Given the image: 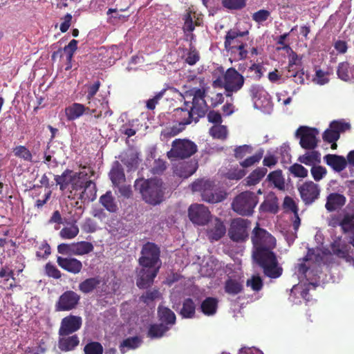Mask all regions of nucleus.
I'll use <instances>...</instances> for the list:
<instances>
[{"label":"nucleus","mask_w":354,"mask_h":354,"mask_svg":"<svg viewBox=\"0 0 354 354\" xmlns=\"http://www.w3.org/2000/svg\"><path fill=\"white\" fill-rule=\"evenodd\" d=\"M192 80L194 84H198V86H193L185 91L183 95L185 110L183 109L176 110V114L183 117V119L171 127L165 129L161 133L162 140L176 136L185 129L186 125L191 123L192 119L196 122L207 112V104L205 99L206 83L204 79L200 77H195Z\"/></svg>","instance_id":"obj_1"},{"label":"nucleus","mask_w":354,"mask_h":354,"mask_svg":"<svg viewBox=\"0 0 354 354\" xmlns=\"http://www.w3.org/2000/svg\"><path fill=\"white\" fill-rule=\"evenodd\" d=\"M252 241L254 246L253 259L263 268L264 273L270 278H277L282 272L276 255L272 250L276 246V239L266 230L257 226L252 231Z\"/></svg>","instance_id":"obj_2"},{"label":"nucleus","mask_w":354,"mask_h":354,"mask_svg":"<svg viewBox=\"0 0 354 354\" xmlns=\"http://www.w3.org/2000/svg\"><path fill=\"white\" fill-rule=\"evenodd\" d=\"M55 180L70 199L85 202L93 201L96 198L95 185L92 180H88L85 170L78 173L66 170L62 175L55 176Z\"/></svg>","instance_id":"obj_3"},{"label":"nucleus","mask_w":354,"mask_h":354,"mask_svg":"<svg viewBox=\"0 0 354 354\" xmlns=\"http://www.w3.org/2000/svg\"><path fill=\"white\" fill-rule=\"evenodd\" d=\"M324 252L320 248L309 249L306 256L297 264V274L300 280L305 279L308 283L304 287L299 283L293 286L292 294L300 293L301 297L307 302L310 301L308 291L317 286L316 277L320 272V266L324 261Z\"/></svg>","instance_id":"obj_4"},{"label":"nucleus","mask_w":354,"mask_h":354,"mask_svg":"<svg viewBox=\"0 0 354 354\" xmlns=\"http://www.w3.org/2000/svg\"><path fill=\"white\" fill-rule=\"evenodd\" d=\"M141 254L136 283L140 288H147L153 283L160 267V250L154 243H147L143 246Z\"/></svg>","instance_id":"obj_5"},{"label":"nucleus","mask_w":354,"mask_h":354,"mask_svg":"<svg viewBox=\"0 0 354 354\" xmlns=\"http://www.w3.org/2000/svg\"><path fill=\"white\" fill-rule=\"evenodd\" d=\"M135 187L140 190L143 199L149 204L160 203L163 197L162 183L157 178L148 180H137Z\"/></svg>","instance_id":"obj_6"},{"label":"nucleus","mask_w":354,"mask_h":354,"mask_svg":"<svg viewBox=\"0 0 354 354\" xmlns=\"http://www.w3.org/2000/svg\"><path fill=\"white\" fill-rule=\"evenodd\" d=\"M192 189L193 192H201L203 200L208 203H216L225 198V192L208 180L194 182L192 185Z\"/></svg>","instance_id":"obj_7"},{"label":"nucleus","mask_w":354,"mask_h":354,"mask_svg":"<svg viewBox=\"0 0 354 354\" xmlns=\"http://www.w3.org/2000/svg\"><path fill=\"white\" fill-rule=\"evenodd\" d=\"M244 84V77L233 68H228L223 78H217L214 81L215 86H223L226 95L230 96L233 93L239 91Z\"/></svg>","instance_id":"obj_8"},{"label":"nucleus","mask_w":354,"mask_h":354,"mask_svg":"<svg viewBox=\"0 0 354 354\" xmlns=\"http://www.w3.org/2000/svg\"><path fill=\"white\" fill-rule=\"evenodd\" d=\"M248 32H239L235 30H229L225 35V48L227 51L237 55L238 59H243L247 57L248 51L245 49V43L243 37Z\"/></svg>","instance_id":"obj_9"},{"label":"nucleus","mask_w":354,"mask_h":354,"mask_svg":"<svg viewBox=\"0 0 354 354\" xmlns=\"http://www.w3.org/2000/svg\"><path fill=\"white\" fill-rule=\"evenodd\" d=\"M167 283L170 286L176 283L171 293V300L174 304H177L178 298L181 296L192 295L196 289L191 280L178 274H174L167 278Z\"/></svg>","instance_id":"obj_10"},{"label":"nucleus","mask_w":354,"mask_h":354,"mask_svg":"<svg viewBox=\"0 0 354 354\" xmlns=\"http://www.w3.org/2000/svg\"><path fill=\"white\" fill-rule=\"evenodd\" d=\"M256 195L251 192H244L239 194L232 203V209L240 215L249 216L257 204Z\"/></svg>","instance_id":"obj_11"},{"label":"nucleus","mask_w":354,"mask_h":354,"mask_svg":"<svg viewBox=\"0 0 354 354\" xmlns=\"http://www.w3.org/2000/svg\"><path fill=\"white\" fill-rule=\"evenodd\" d=\"M254 108L265 113H270L272 111V104L268 93L259 84H253L249 89Z\"/></svg>","instance_id":"obj_12"},{"label":"nucleus","mask_w":354,"mask_h":354,"mask_svg":"<svg viewBox=\"0 0 354 354\" xmlns=\"http://www.w3.org/2000/svg\"><path fill=\"white\" fill-rule=\"evenodd\" d=\"M197 151V146L187 139H176L172 142L171 149L167 152L169 159L186 158L192 156Z\"/></svg>","instance_id":"obj_13"},{"label":"nucleus","mask_w":354,"mask_h":354,"mask_svg":"<svg viewBox=\"0 0 354 354\" xmlns=\"http://www.w3.org/2000/svg\"><path fill=\"white\" fill-rule=\"evenodd\" d=\"M250 223L247 219L237 218L232 221L228 231L230 238L236 242L244 241L248 237Z\"/></svg>","instance_id":"obj_14"},{"label":"nucleus","mask_w":354,"mask_h":354,"mask_svg":"<svg viewBox=\"0 0 354 354\" xmlns=\"http://www.w3.org/2000/svg\"><path fill=\"white\" fill-rule=\"evenodd\" d=\"M319 131L316 129L308 127H300L295 133V136L299 138L301 147L306 149H313L317 145Z\"/></svg>","instance_id":"obj_15"},{"label":"nucleus","mask_w":354,"mask_h":354,"mask_svg":"<svg viewBox=\"0 0 354 354\" xmlns=\"http://www.w3.org/2000/svg\"><path fill=\"white\" fill-rule=\"evenodd\" d=\"M190 221L195 225H204L210 218V212L204 205L193 204L188 209Z\"/></svg>","instance_id":"obj_16"},{"label":"nucleus","mask_w":354,"mask_h":354,"mask_svg":"<svg viewBox=\"0 0 354 354\" xmlns=\"http://www.w3.org/2000/svg\"><path fill=\"white\" fill-rule=\"evenodd\" d=\"M301 198L306 204H311L318 198L320 189L313 181L304 183L299 187Z\"/></svg>","instance_id":"obj_17"},{"label":"nucleus","mask_w":354,"mask_h":354,"mask_svg":"<svg viewBox=\"0 0 354 354\" xmlns=\"http://www.w3.org/2000/svg\"><path fill=\"white\" fill-rule=\"evenodd\" d=\"M349 129V124L342 121H333L330 123L329 129L323 134L324 140L328 142H335L339 138V133Z\"/></svg>","instance_id":"obj_18"},{"label":"nucleus","mask_w":354,"mask_h":354,"mask_svg":"<svg viewBox=\"0 0 354 354\" xmlns=\"http://www.w3.org/2000/svg\"><path fill=\"white\" fill-rule=\"evenodd\" d=\"M80 300V296L73 291H66L63 293L56 304L59 311L70 310L75 307Z\"/></svg>","instance_id":"obj_19"},{"label":"nucleus","mask_w":354,"mask_h":354,"mask_svg":"<svg viewBox=\"0 0 354 354\" xmlns=\"http://www.w3.org/2000/svg\"><path fill=\"white\" fill-rule=\"evenodd\" d=\"M81 325V317L73 315L66 317L62 320L59 335H70L78 330Z\"/></svg>","instance_id":"obj_20"},{"label":"nucleus","mask_w":354,"mask_h":354,"mask_svg":"<svg viewBox=\"0 0 354 354\" xmlns=\"http://www.w3.org/2000/svg\"><path fill=\"white\" fill-rule=\"evenodd\" d=\"M331 249L334 254L339 258L344 259L349 263L354 264V259L350 254L351 247L343 242L340 239H338L331 244Z\"/></svg>","instance_id":"obj_21"},{"label":"nucleus","mask_w":354,"mask_h":354,"mask_svg":"<svg viewBox=\"0 0 354 354\" xmlns=\"http://www.w3.org/2000/svg\"><path fill=\"white\" fill-rule=\"evenodd\" d=\"M226 232L225 226L218 218L211 220L207 230V235L211 241L219 240Z\"/></svg>","instance_id":"obj_22"},{"label":"nucleus","mask_w":354,"mask_h":354,"mask_svg":"<svg viewBox=\"0 0 354 354\" xmlns=\"http://www.w3.org/2000/svg\"><path fill=\"white\" fill-rule=\"evenodd\" d=\"M57 261L62 268L74 274L80 272L82 268L81 261L74 258L58 257Z\"/></svg>","instance_id":"obj_23"},{"label":"nucleus","mask_w":354,"mask_h":354,"mask_svg":"<svg viewBox=\"0 0 354 354\" xmlns=\"http://www.w3.org/2000/svg\"><path fill=\"white\" fill-rule=\"evenodd\" d=\"M58 347L62 351L68 352L75 349L80 340L76 335H59Z\"/></svg>","instance_id":"obj_24"},{"label":"nucleus","mask_w":354,"mask_h":354,"mask_svg":"<svg viewBox=\"0 0 354 354\" xmlns=\"http://www.w3.org/2000/svg\"><path fill=\"white\" fill-rule=\"evenodd\" d=\"M197 169V164L194 162H183L174 168V174L180 178H187L192 176Z\"/></svg>","instance_id":"obj_25"},{"label":"nucleus","mask_w":354,"mask_h":354,"mask_svg":"<svg viewBox=\"0 0 354 354\" xmlns=\"http://www.w3.org/2000/svg\"><path fill=\"white\" fill-rule=\"evenodd\" d=\"M184 26L183 30L185 32H193L195 26H200L202 23V19L200 17V15L195 12L189 11L183 17Z\"/></svg>","instance_id":"obj_26"},{"label":"nucleus","mask_w":354,"mask_h":354,"mask_svg":"<svg viewBox=\"0 0 354 354\" xmlns=\"http://www.w3.org/2000/svg\"><path fill=\"white\" fill-rule=\"evenodd\" d=\"M328 165L331 167L336 171H342L347 165V161L344 156L328 154L324 158Z\"/></svg>","instance_id":"obj_27"},{"label":"nucleus","mask_w":354,"mask_h":354,"mask_svg":"<svg viewBox=\"0 0 354 354\" xmlns=\"http://www.w3.org/2000/svg\"><path fill=\"white\" fill-rule=\"evenodd\" d=\"M88 107L80 103H73L65 109V113L68 120H75L83 115Z\"/></svg>","instance_id":"obj_28"},{"label":"nucleus","mask_w":354,"mask_h":354,"mask_svg":"<svg viewBox=\"0 0 354 354\" xmlns=\"http://www.w3.org/2000/svg\"><path fill=\"white\" fill-rule=\"evenodd\" d=\"M120 159L129 170L136 169L139 162L138 153L133 149H129L122 153Z\"/></svg>","instance_id":"obj_29"},{"label":"nucleus","mask_w":354,"mask_h":354,"mask_svg":"<svg viewBox=\"0 0 354 354\" xmlns=\"http://www.w3.org/2000/svg\"><path fill=\"white\" fill-rule=\"evenodd\" d=\"M101 285H104V281L101 277H92L80 283L79 289L84 293H88L95 289L100 288Z\"/></svg>","instance_id":"obj_30"},{"label":"nucleus","mask_w":354,"mask_h":354,"mask_svg":"<svg viewBox=\"0 0 354 354\" xmlns=\"http://www.w3.org/2000/svg\"><path fill=\"white\" fill-rule=\"evenodd\" d=\"M109 177L115 186H119L124 182L125 176L120 164L116 161L113 163L109 172Z\"/></svg>","instance_id":"obj_31"},{"label":"nucleus","mask_w":354,"mask_h":354,"mask_svg":"<svg viewBox=\"0 0 354 354\" xmlns=\"http://www.w3.org/2000/svg\"><path fill=\"white\" fill-rule=\"evenodd\" d=\"M100 203L109 212H116L118 209V204L112 192L109 191L100 196Z\"/></svg>","instance_id":"obj_32"},{"label":"nucleus","mask_w":354,"mask_h":354,"mask_svg":"<svg viewBox=\"0 0 354 354\" xmlns=\"http://www.w3.org/2000/svg\"><path fill=\"white\" fill-rule=\"evenodd\" d=\"M158 316L162 323L170 328L176 322L175 314L170 309L164 306H159Z\"/></svg>","instance_id":"obj_33"},{"label":"nucleus","mask_w":354,"mask_h":354,"mask_svg":"<svg viewBox=\"0 0 354 354\" xmlns=\"http://www.w3.org/2000/svg\"><path fill=\"white\" fill-rule=\"evenodd\" d=\"M196 312V304L194 301L187 298L184 299L182 308L180 310V315L185 319H192L194 317Z\"/></svg>","instance_id":"obj_34"},{"label":"nucleus","mask_w":354,"mask_h":354,"mask_svg":"<svg viewBox=\"0 0 354 354\" xmlns=\"http://www.w3.org/2000/svg\"><path fill=\"white\" fill-rule=\"evenodd\" d=\"M218 301L213 297L206 298L201 305L203 313L207 316L214 315L216 313Z\"/></svg>","instance_id":"obj_35"},{"label":"nucleus","mask_w":354,"mask_h":354,"mask_svg":"<svg viewBox=\"0 0 354 354\" xmlns=\"http://www.w3.org/2000/svg\"><path fill=\"white\" fill-rule=\"evenodd\" d=\"M142 342L140 337H132L124 339L120 346V350L122 354L131 349L138 348Z\"/></svg>","instance_id":"obj_36"},{"label":"nucleus","mask_w":354,"mask_h":354,"mask_svg":"<svg viewBox=\"0 0 354 354\" xmlns=\"http://www.w3.org/2000/svg\"><path fill=\"white\" fill-rule=\"evenodd\" d=\"M345 203V198L339 194H331L328 196L326 203V208L328 211H333Z\"/></svg>","instance_id":"obj_37"},{"label":"nucleus","mask_w":354,"mask_h":354,"mask_svg":"<svg viewBox=\"0 0 354 354\" xmlns=\"http://www.w3.org/2000/svg\"><path fill=\"white\" fill-rule=\"evenodd\" d=\"M320 160L321 155L317 151L307 152L299 158L300 162L309 166H314L316 163L319 162Z\"/></svg>","instance_id":"obj_38"},{"label":"nucleus","mask_w":354,"mask_h":354,"mask_svg":"<svg viewBox=\"0 0 354 354\" xmlns=\"http://www.w3.org/2000/svg\"><path fill=\"white\" fill-rule=\"evenodd\" d=\"M73 254L84 255L88 254L93 250V245L91 243L87 241H80L73 243Z\"/></svg>","instance_id":"obj_39"},{"label":"nucleus","mask_w":354,"mask_h":354,"mask_svg":"<svg viewBox=\"0 0 354 354\" xmlns=\"http://www.w3.org/2000/svg\"><path fill=\"white\" fill-rule=\"evenodd\" d=\"M267 173V169L264 167H258L254 169L246 178L247 185H255L265 176Z\"/></svg>","instance_id":"obj_40"},{"label":"nucleus","mask_w":354,"mask_h":354,"mask_svg":"<svg viewBox=\"0 0 354 354\" xmlns=\"http://www.w3.org/2000/svg\"><path fill=\"white\" fill-rule=\"evenodd\" d=\"M170 327L163 323L151 325L148 331V336L151 338H160L169 330Z\"/></svg>","instance_id":"obj_41"},{"label":"nucleus","mask_w":354,"mask_h":354,"mask_svg":"<svg viewBox=\"0 0 354 354\" xmlns=\"http://www.w3.org/2000/svg\"><path fill=\"white\" fill-rule=\"evenodd\" d=\"M209 133L214 138L224 140L227 138L228 131L225 125H213L209 130Z\"/></svg>","instance_id":"obj_42"},{"label":"nucleus","mask_w":354,"mask_h":354,"mask_svg":"<svg viewBox=\"0 0 354 354\" xmlns=\"http://www.w3.org/2000/svg\"><path fill=\"white\" fill-rule=\"evenodd\" d=\"M268 179L279 189L284 188L285 180L281 170H276L270 173L268 176Z\"/></svg>","instance_id":"obj_43"},{"label":"nucleus","mask_w":354,"mask_h":354,"mask_svg":"<svg viewBox=\"0 0 354 354\" xmlns=\"http://www.w3.org/2000/svg\"><path fill=\"white\" fill-rule=\"evenodd\" d=\"M330 73L328 71H324L319 68L315 69L313 82L318 85L322 86L329 82Z\"/></svg>","instance_id":"obj_44"},{"label":"nucleus","mask_w":354,"mask_h":354,"mask_svg":"<svg viewBox=\"0 0 354 354\" xmlns=\"http://www.w3.org/2000/svg\"><path fill=\"white\" fill-rule=\"evenodd\" d=\"M79 231L78 226L73 223L62 228L59 232V236L63 239H72L77 236Z\"/></svg>","instance_id":"obj_45"},{"label":"nucleus","mask_w":354,"mask_h":354,"mask_svg":"<svg viewBox=\"0 0 354 354\" xmlns=\"http://www.w3.org/2000/svg\"><path fill=\"white\" fill-rule=\"evenodd\" d=\"M243 285L236 279H230L225 282V289L226 292L236 295L241 292Z\"/></svg>","instance_id":"obj_46"},{"label":"nucleus","mask_w":354,"mask_h":354,"mask_svg":"<svg viewBox=\"0 0 354 354\" xmlns=\"http://www.w3.org/2000/svg\"><path fill=\"white\" fill-rule=\"evenodd\" d=\"M340 225L344 232L354 234V216L346 214L341 221Z\"/></svg>","instance_id":"obj_47"},{"label":"nucleus","mask_w":354,"mask_h":354,"mask_svg":"<svg viewBox=\"0 0 354 354\" xmlns=\"http://www.w3.org/2000/svg\"><path fill=\"white\" fill-rule=\"evenodd\" d=\"M216 268V264L214 259L209 257L206 260L205 263L202 264L201 267V274L205 277H210Z\"/></svg>","instance_id":"obj_48"},{"label":"nucleus","mask_w":354,"mask_h":354,"mask_svg":"<svg viewBox=\"0 0 354 354\" xmlns=\"http://www.w3.org/2000/svg\"><path fill=\"white\" fill-rule=\"evenodd\" d=\"M337 74L341 80L348 81L351 76V71L349 68V65L346 62H342L338 65Z\"/></svg>","instance_id":"obj_49"},{"label":"nucleus","mask_w":354,"mask_h":354,"mask_svg":"<svg viewBox=\"0 0 354 354\" xmlns=\"http://www.w3.org/2000/svg\"><path fill=\"white\" fill-rule=\"evenodd\" d=\"M263 155V150L261 149L257 153L254 154L253 156L245 159L242 162H240V165L243 168H247L254 165V164L259 162L260 160L262 158Z\"/></svg>","instance_id":"obj_50"},{"label":"nucleus","mask_w":354,"mask_h":354,"mask_svg":"<svg viewBox=\"0 0 354 354\" xmlns=\"http://www.w3.org/2000/svg\"><path fill=\"white\" fill-rule=\"evenodd\" d=\"M15 156L24 159L26 161H31L32 156L30 151L24 146H17L13 149Z\"/></svg>","instance_id":"obj_51"},{"label":"nucleus","mask_w":354,"mask_h":354,"mask_svg":"<svg viewBox=\"0 0 354 354\" xmlns=\"http://www.w3.org/2000/svg\"><path fill=\"white\" fill-rule=\"evenodd\" d=\"M246 172L243 169L239 168L238 166L231 167L230 169L225 174L227 178L230 180H239L242 178Z\"/></svg>","instance_id":"obj_52"},{"label":"nucleus","mask_w":354,"mask_h":354,"mask_svg":"<svg viewBox=\"0 0 354 354\" xmlns=\"http://www.w3.org/2000/svg\"><path fill=\"white\" fill-rule=\"evenodd\" d=\"M200 59V55L197 50L191 44L189 49L186 55L185 62L188 64L194 65Z\"/></svg>","instance_id":"obj_53"},{"label":"nucleus","mask_w":354,"mask_h":354,"mask_svg":"<svg viewBox=\"0 0 354 354\" xmlns=\"http://www.w3.org/2000/svg\"><path fill=\"white\" fill-rule=\"evenodd\" d=\"M290 172L295 177L305 178L308 176V170L300 164L295 163L290 167Z\"/></svg>","instance_id":"obj_54"},{"label":"nucleus","mask_w":354,"mask_h":354,"mask_svg":"<svg viewBox=\"0 0 354 354\" xmlns=\"http://www.w3.org/2000/svg\"><path fill=\"white\" fill-rule=\"evenodd\" d=\"M246 0H222L223 6L230 10L241 9L245 6Z\"/></svg>","instance_id":"obj_55"},{"label":"nucleus","mask_w":354,"mask_h":354,"mask_svg":"<svg viewBox=\"0 0 354 354\" xmlns=\"http://www.w3.org/2000/svg\"><path fill=\"white\" fill-rule=\"evenodd\" d=\"M85 354H102L103 348L100 343L91 342L84 347Z\"/></svg>","instance_id":"obj_56"},{"label":"nucleus","mask_w":354,"mask_h":354,"mask_svg":"<svg viewBox=\"0 0 354 354\" xmlns=\"http://www.w3.org/2000/svg\"><path fill=\"white\" fill-rule=\"evenodd\" d=\"M252 151V147L250 145H244L242 146L237 147L234 149V156L236 158L241 159L248 154L251 153Z\"/></svg>","instance_id":"obj_57"},{"label":"nucleus","mask_w":354,"mask_h":354,"mask_svg":"<svg viewBox=\"0 0 354 354\" xmlns=\"http://www.w3.org/2000/svg\"><path fill=\"white\" fill-rule=\"evenodd\" d=\"M311 174L315 180L319 181L322 179L326 174V169L322 166H313L311 168Z\"/></svg>","instance_id":"obj_58"},{"label":"nucleus","mask_w":354,"mask_h":354,"mask_svg":"<svg viewBox=\"0 0 354 354\" xmlns=\"http://www.w3.org/2000/svg\"><path fill=\"white\" fill-rule=\"evenodd\" d=\"M247 286L250 287L254 291H259L261 289L263 283L260 277L252 276L247 281Z\"/></svg>","instance_id":"obj_59"},{"label":"nucleus","mask_w":354,"mask_h":354,"mask_svg":"<svg viewBox=\"0 0 354 354\" xmlns=\"http://www.w3.org/2000/svg\"><path fill=\"white\" fill-rule=\"evenodd\" d=\"M166 91L167 90L165 88H164V89L161 90L160 91H159L158 93H157L153 98L148 100L147 101V109H149L150 110L154 109L156 107V105L157 104L158 101L163 97Z\"/></svg>","instance_id":"obj_60"},{"label":"nucleus","mask_w":354,"mask_h":354,"mask_svg":"<svg viewBox=\"0 0 354 354\" xmlns=\"http://www.w3.org/2000/svg\"><path fill=\"white\" fill-rule=\"evenodd\" d=\"M270 13L266 10H260L252 15V19L259 24L266 21Z\"/></svg>","instance_id":"obj_61"},{"label":"nucleus","mask_w":354,"mask_h":354,"mask_svg":"<svg viewBox=\"0 0 354 354\" xmlns=\"http://www.w3.org/2000/svg\"><path fill=\"white\" fill-rule=\"evenodd\" d=\"M166 169V163L162 159H157L154 160L153 165L151 167V172L154 174H160Z\"/></svg>","instance_id":"obj_62"},{"label":"nucleus","mask_w":354,"mask_h":354,"mask_svg":"<svg viewBox=\"0 0 354 354\" xmlns=\"http://www.w3.org/2000/svg\"><path fill=\"white\" fill-rule=\"evenodd\" d=\"M77 47V41L72 39L69 44L64 47V52L67 54V60L71 61Z\"/></svg>","instance_id":"obj_63"},{"label":"nucleus","mask_w":354,"mask_h":354,"mask_svg":"<svg viewBox=\"0 0 354 354\" xmlns=\"http://www.w3.org/2000/svg\"><path fill=\"white\" fill-rule=\"evenodd\" d=\"M252 73V77L255 79H260L263 75V66L260 64H253L248 69Z\"/></svg>","instance_id":"obj_64"}]
</instances>
